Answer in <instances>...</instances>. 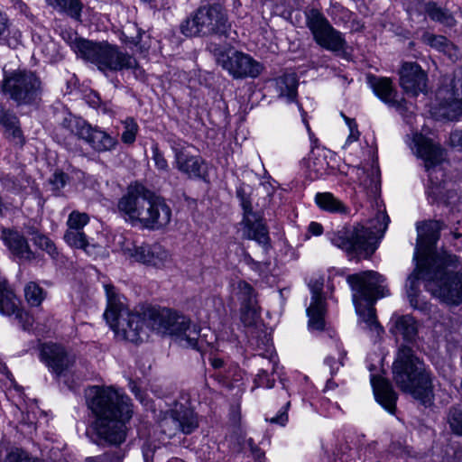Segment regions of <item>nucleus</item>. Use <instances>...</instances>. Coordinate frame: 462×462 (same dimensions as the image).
I'll list each match as a JSON object with an SVG mask.
<instances>
[{
	"label": "nucleus",
	"instance_id": "44",
	"mask_svg": "<svg viewBox=\"0 0 462 462\" xmlns=\"http://www.w3.org/2000/svg\"><path fill=\"white\" fill-rule=\"evenodd\" d=\"M279 396L285 401V403L279 411L278 414L275 417H273L269 420L271 423L279 424L281 426H284L288 421V410L291 406V402L288 400L289 393L288 392L282 388L280 392Z\"/></svg>",
	"mask_w": 462,
	"mask_h": 462
},
{
	"label": "nucleus",
	"instance_id": "16",
	"mask_svg": "<svg viewBox=\"0 0 462 462\" xmlns=\"http://www.w3.org/2000/svg\"><path fill=\"white\" fill-rule=\"evenodd\" d=\"M237 198L240 199L244 210L242 225H244V236L254 240L259 245H267L270 242L267 226L263 223L262 217L253 211L250 199L245 196L243 189H237Z\"/></svg>",
	"mask_w": 462,
	"mask_h": 462
},
{
	"label": "nucleus",
	"instance_id": "36",
	"mask_svg": "<svg viewBox=\"0 0 462 462\" xmlns=\"http://www.w3.org/2000/svg\"><path fill=\"white\" fill-rule=\"evenodd\" d=\"M159 428L161 432L168 439L176 436L180 432L171 409L159 420Z\"/></svg>",
	"mask_w": 462,
	"mask_h": 462
},
{
	"label": "nucleus",
	"instance_id": "9",
	"mask_svg": "<svg viewBox=\"0 0 462 462\" xmlns=\"http://www.w3.org/2000/svg\"><path fill=\"white\" fill-rule=\"evenodd\" d=\"M181 32L188 37L216 35L226 39H235L236 31L232 30L226 10L218 4L199 7L180 24Z\"/></svg>",
	"mask_w": 462,
	"mask_h": 462
},
{
	"label": "nucleus",
	"instance_id": "2",
	"mask_svg": "<svg viewBox=\"0 0 462 462\" xmlns=\"http://www.w3.org/2000/svg\"><path fill=\"white\" fill-rule=\"evenodd\" d=\"M87 404L95 420L91 430L97 444L120 445L126 438V422L132 418L130 398L112 386L94 385L86 393Z\"/></svg>",
	"mask_w": 462,
	"mask_h": 462
},
{
	"label": "nucleus",
	"instance_id": "55",
	"mask_svg": "<svg viewBox=\"0 0 462 462\" xmlns=\"http://www.w3.org/2000/svg\"><path fill=\"white\" fill-rule=\"evenodd\" d=\"M11 23L6 14L0 10V39L5 38L10 33Z\"/></svg>",
	"mask_w": 462,
	"mask_h": 462
},
{
	"label": "nucleus",
	"instance_id": "63",
	"mask_svg": "<svg viewBox=\"0 0 462 462\" xmlns=\"http://www.w3.org/2000/svg\"><path fill=\"white\" fill-rule=\"evenodd\" d=\"M377 217L379 219L383 220L382 226H380L378 228V231L384 232L386 230L387 226H388V224L390 222V218H389L388 215H386L385 212H379L378 215H377Z\"/></svg>",
	"mask_w": 462,
	"mask_h": 462
},
{
	"label": "nucleus",
	"instance_id": "37",
	"mask_svg": "<svg viewBox=\"0 0 462 462\" xmlns=\"http://www.w3.org/2000/svg\"><path fill=\"white\" fill-rule=\"evenodd\" d=\"M63 238L69 246L88 252L89 244L84 231L67 229Z\"/></svg>",
	"mask_w": 462,
	"mask_h": 462
},
{
	"label": "nucleus",
	"instance_id": "24",
	"mask_svg": "<svg viewBox=\"0 0 462 462\" xmlns=\"http://www.w3.org/2000/svg\"><path fill=\"white\" fill-rule=\"evenodd\" d=\"M371 383L376 401L390 413L393 414L396 410L397 394L391 383L380 376L373 375Z\"/></svg>",
	"mask_w": 462,
	"mask_h": 462
},
{
	"label": "nucleus",
	"instance_id": "33",
	"mask_svg": "<svg viewBox=\"0 0 462 462\" xmlns=\"http://www.w3.org/2000/svg\"><path fill=\"white\" fill-rule=\"evenodd\" d=\"M426 14L433 22L439 23L446 26H453L456 23L453 15L446 8L439 6L436 2L429 1Z\"/></svg>",
	"mask_w": 462,
	"mask_h": 462
},
{
	"label": "nucleus",
	"instance_id": "4",
	"mask_svg": "<svg viewBox=\"0 0 462 462\" xmlns=\"http://www.w3.org/2000/svg\"><path fill=\"white\" fill-rule=\"evenodd\" d=\"M393 375L396 385L402 392L411 394L425 407L432 405L433 375L411 347L400 346L393 364Z\"/></svg>",
	"mask_w": 462,
	"mask_h": 462
},
{
	"label": "nucleus",
	"instance_id": "54",
	"mask_svg": "<svg viewBox=\"0 0 462 462\" xmlns=\"http://www.w3.org/2000/svg\"><path fill=\"white\" fill-rule=\"evenodd\" d=\"M255 382L258 386L272 388L274 384V380L269 377V374L266 370H260L256 375Z\"/></svg>",
	"mask_w": 462,
	"mask_h": 462
},
{
	"label": "nucleus",
	"instance_id": "28",
	"mask_svg": "<svg viewBox=\"0 0 462 462\" xmlns=\"http://www.w3.org/2000/svg\"><path fill=\"white\" fill-rule=\"evenodd\" d=\"M0 313L6 316H14V319L28 317L24 310L19 307V300L15 297L9 285L0 289Z\"/></svg>",
	"mask_w": 462,
	"mask_h": 462
},
{
	"label": "nucleus",
	"instance_id": "12",
	"mask_svg": "<svg viewBox=\"0 0 462 462\" xmlns=\"http://www.w3.org/2000/svg\"><path fill=\"white\" fill-rule=\"evenodd\" d=\"M304 17L306 27L319 46L332 52L346 50V42L343 33L331 25L320 10L315 7H307L304 10Z\"/></svg>",
	"mask_w": 462,
	"mask_h": 462
},
{
	"label": "nucleus",
	"instance_id": "60",
	"mask_svg": "<svg viewBox=\"0 0 462 462\" xmlns=\"http://www.w3.org/2000/svg\"><path fill=\"white\" fill-rule=\"evenodd\" d=\"M155 449L152 448L150 445L143 446V455L144 462H150L154 459Z\"/></svg>",
	"mask_w": 462,
	"mask_h": 462
},
{
	"label": "nucleus",
	"instance_id": "26",
	"mask_svg": "<svg viewBox=\"0 0 462 462\" xmlns=\"http://www.w3.org/2000/svg\"><path fill=\"white\" fill-rule=\"evenodd\" d=\"M171 410L180 433L190 434L199 427L197 414L190 408L175 402Z\"/></svg>",
	"mask_w": 462,
	"mask_h": 462
},
{
	"label": "nucleus",
	"instance_id": "47",
	"mask_svg": "<svg viewBox=\"0 0 462 462\" xmlns=\"http://www.w3.org/2000/svg\"><path fill=\"white\" fill-rule=\"evenodd\" d=\"M143 31L137 27L135 23L129 24L123 32L124 41L134 46H137L143 36Z\"/></svg>",
	"mask_w": 462,
	"mask_h": 462
},
{
	"label": "nucleus",
	"instance_id": "20",
	"mask_svg": "<svg viewBox=\"0 0 462 462\" xmlns=\"http://www.w3.org/2000/svg\"><path fill=\"white\" fill-rule=\"evenodd\" d=\"M309 287L312 296L310 305L307 309V316L309 318L308 326L310 330L321 331L325 328L324 316L326 313V302L321 295L323 280H311L309 283Z\"/></svg>",
	"mask_w": 462,
	"mask_h": 462
},
{
	"label": "nucleus",
	"instance_id": "17",
	"mask_svg": "<svg viewBox=\"0 0 462 462\" xmlns=\"http://www.w3.org/2000/svg\"><path fill=\"white\" fill-rule=\"evenodd\" d=\"M217 62L234 79L257 78L263 69V66L249 54L234 51L230 55H222Z\"/></svg>",
	"mask_w": 462,
	"mask_h": 462
},
{
	"label": "nucleus",
	"instance_id": "34",
	"mask_svg": "<svg viewBox=\"0 0 462 462\" xmlns=\"http://www.w3.org/2000/svg\"><path fill=\"white\" fill-rule=\"evenodd\" d=\"M3 458L5 459V462H25L29 459L24 450L2 441L0 443V460Z\"/></svg>",
	"mask_w": 462,
	"mask_h": 462
},
{
	"label": "nucleus",
	"instance_id": "61",
	"mask_svg": "<svg viewBox=\"0 0 462 462\" xmlns=\"http://www.w3.org/2000/svg\"><path fill=\"white\" fill-rule=\"evenodd\" d=\"M309 232L314 236H319L323 232V226L318 222H311L309 226Z\"/></svg>",
	"mask_w": 462,
	"mask_h": 462
},
{
	"label": "nucleus",
	"instance_id": "10",
	"mask_svg": "<svg viewBox=\"0 0 462 462\" xmlns=\"http://www.w3.org/2000/svg\"><path fill=\"white\" fill-rule=\"evenodd\" d=\"M105 291L107 307L104 318L109 327L122 339L133 343L142 341V334L144 333L143 315L137 312H129L113 285L106 284Z\"/></svg>",
	"mask_w": 462,
	"mask_h": 462
},
{
	"label": "nucleus",
	"instance_id": "1",
	"mask_svg": "<svg viewBox=\"0 0 462 462\" xmlns=\"http://www.w3.org/2000/svg\"><path fill=\"white\" fill-rule=\"evenodd\" d=\"M444 223L429 220L417 225L416 268L406 282V293L411 305L418 307L419 280L434 297L450 305L462 302V273L457 255L446 251L435 252Z\"/></svg>",
	"mask_w": 462,
	"mask_h": 462
},
{
	"label": "nucleus",
	"instance_id": "48",
	"mask_svg": "<svg viewBox=\"0 0 462 462\" xmlns=\"http://www.w3.org/2000/svg\"><path fill=\"white\" fill-rule=\"evenodd\" d=\"M69 176L62 171L57 170L52 176L49 179V184L51 186V190L55 193L60 192L68 183Z\"/></svg>",
	"mask_w": 462,
	"mask_h": 462
},
{
	"label": "nucleus",
	"instance_id": "8",
	"mask_svg": "<svg viewBox=\"0 0 462 462\" xmlns=\"http://www.w3.org/2000/svg\"><path fill=\"white\" fill-rule=\"evenodd\" d=\"M43 84L31 69H2L0 94L16 106H36L42 101Z\"/></svg>",
	"mask_w": 462,
	"mask_h": 462
},
{
	"label": "nucleus",
	"instance_id": "6",
	"mask_svg": "<svg viewBox=\"0 0 462 462\" xmlns=\"http://www.w3.org/2000/svg\"><path fill=\"white\" fill-rule=\"evenodd\" d=\"M144 327L159 333H168L181 347L200 350L199 328L189 319L170 309L149 307L143 313Z\"/></svg>",
	"mask_w": 462,
	"mask_h": 462
},
{
	"label": "nucleus",
	"instance_id": "22",
	"mask_svg": "<svg viewBox=\"0 0 462 462\" xmlns=\"http://www.w3.org/2000/svg\"><path fill=\"white\" fill-rule=\"evenodd\" d=\"M412 143V149L415 150L416 155L423 160L426 171L440 164L444 160L443 149L421 134H415Z\"/></svg>",
	"mask_w": 462,
	"mask_h": 462
},
{
	"label": "nucleus",
	"instance_id": "40",
	"mask_svg": "<svg viewBox=\"0 0 462 462\" xmlns=\"http://www.w3.org/2000/svg\"><path fill=\"white\" fill-rule=\"evenodd\" d=\"M27 302L33 307L39 306L44 300V291L37 283L31 282L24 288Z\"/></svg>",
	"mask_w": 462,
	"mask_h": 462
},
{
	"label": "nucleus",
	"instance_id": "38",
	"mask_svg": "<svg viewBox=\"0 0 462 462\" xmlns=\"http://www.w3.org/2000/svg\"><path fill=\"white\" fill-rule=\"evenodd\" d=\"M447 422L452 433L462 437V409L458 405H453L448 409Z\"/></svg>",
	"mask_w": 462,
	"mask_h": 462
},
{
	"label": "nucleus",
	"instance_id": "14",
	"mask_svg": "<svg viewBox=\"0 0 462 462\" xmlns=\"http://www.w3.org/2000/svg\"><path fill=\"white\" fill-rule=\"evenodd\" d=\"M121 251L129 261L155 268H163L171 263L170 253L159 244L138 245L134 242L125 239L122 243Z\"/></svg>",
	"mask_w": 462,
	"mask_h": 462
},
{
	"label": "nucleus",
	"instance_id": "29",
	"mask_svg": "<svg viewBox=\"0 0 462 462\" xmlns=\"http://www.w3.org/2000/svg\"><path fill=\"white\" fill-rule=\"evenodd\" d=\"M390 330L394 336H401L406 341H412L418 333L416 321L410 315L397 317Z\"/></svg>",
	"mask_w": 462,
	"mask_h": 462
},
{
	"label": "nucleus",
	"instance_id": "21",
	"mask_svg": "<svg viewBox=\"0 0 462 462\" xmlns=\"http://www.w3.org/2000/svg\"><path fill=\"white\" fill-rule=\"evenodd\" d=\"M427 74L416 62H404L400 70V85L413 97L427 89Z\"/></svg>",
	"mask_w": 462,
	"mask_h": 462
},
{
	"label": "nucleus",
	"instance_id": "27",
	"mask_svg": "<svg viewBox=\"0 0 462 462\" xmlns=\"http://www.w3.org/2000/svg\"><path fill=\"white\" fill-rule=\"evenodd\" d=\"M298 79L295 73H284L275 79V91L278 97L288 103L294 102L298 94Z\"/></svg>",
	"mask_w": 462,
	"mask_h": 462
},
{
	"label": "nucleus",
	"instance_id": "56",
	"mask_svg": "<svg viewBox=\"0 0 462 462\" xmlns=\"http://www.w3.org/2000/svg\"><path fill=\"white\" fill-rule=\"evenodd\" d=\"M245 446L249 448L252 457L254 460H261L264 457V452L254 444L253 439H248L245 441Z\"/></svg>",
	"mask_w": 462,
	"mask_h": 462
},
{
	"label": "nucleus",
	"instance_id": "42",
	"mask_svg": "<svg viewBox=\"0 0 462 462\" xmlns=\"http://www.w3.org/2000/svg\"><path fill=\"white\" fill-rule=\"evenodd\" d=\"M32 243L41 250L45 251L53 260L58 259L59 252L54 242L44 234L35 236Z\"/></svg>",
	"mask_w": 462,
	"mask_h": 462
},
{
	"label": "nucleus",
	"instance_id": "19",
	"mask_svg": "<svg viewBox=\"0 0 462 462\" xmlns=\"http://www.w3.org/2000/svg\"><path fill=\"white\" fill-rule=\"evenodd\" d=\"M259 310L258 304L241 308V321L246 328L250 344L269 352L272 339L260 319Z\"/></svg>",
	"mask_w": 462,
	"mask_h": 462
},
{
	"label": "nucleus",
	"instance_id": "50",
	"mask_svg": "<svg viewBox=\"0 0 462 462\" xmlns=\"http://www.w3.org/2000/svg\"><path fill=\"white\" fill-rule=\"evenodd\" d=\"M0 124L6 129L14 127L15 124H19V119L15 114L0 105Z\"/></svg>",
	"mask_w": 462,
	"mask_h": 462
},
{
	"label": "nucleus",
	"instance_id": "41",
	"mask_svg": "<svg viewBox=\"0 0 462 462\" xmlns=\"http://www.w3.org/2000/svg\"><path fill=\"white\" fill-rule=\"evenodd\" d=\"M363 177H360V185L367 189L368 192L375 194L380 186L378 170L372 169L371 172L362 171Z\"/></svg>",
	"mask_w": 462,
	"mask_h": 462
},
{
	"label": "nucleus",
	"instance_id": "51",
	"mask_svg": "<svg viewBox=\"0 0 462 462\" xmlns=\"http://www.w3.org/2000/svg\"><path fill=\"white\" fill-rule=\"evenodd\" d=\"M444 188L438 183H432L428 187L426 194L430 204L440 203Z\"/></svg>",
	"mask_w": 462,
	"mask_h": 462
},
{
	"label": "nucleus",
	"instance_id": "59",
	"mask_svg": "<svg viewBox=\"0 0 462 462\" xmlns=\"http://www.w3.org/2000/svg\"><path fill=\"white\" fill-rule=\"evenodd\" d=\"M449 142L452 147L462 151V130H456L450 134Z\"/></svg>",
	"mask_w": 462,
	"mask_h": 462
},
{
	"label": "nucleus",
	"instance_id": "58",
	"mask_svg": "<svg viewBox=\"0 0 462 462\" xmlns=\"http://www.w3.org/2000/svg\"><path fill=\"white\" fill-rule=\"evenodd\" d=\"M441 199L440 203L446 206H452L458 200V195L455 189H448L445 193L443 192Z\"/></svg>",
	"mask_w": 462,
	"mask_h": 462
},
{
	"label": "nucleus",
	"instance_id": "64",
	"mask_svg": "<svg viewBox=\"0 0 462 462\" xmlns=\"http://www.w3.org/2000/svg\"><path fill=\"white\" fill-rule=\"evenodd\" d=\"M125 458V453L121 449H116L110 458V462H119Z\"/></svg>",
	"mask_w": 462,
	"mask_h": 462
},
{
	"label": "nucleus",
	"instance_id": "5",
	"mask_svg": "<svg viewBox=\"0 0 462 462\" xmlns=\"http://www.w3.org/2000/svg\"><path fill=\"white\" fill-rule=\"evenodd\" d=\"M385 278L375 271H365L348 275L347 282L354 291L353 302L363 328L374 339L383 332L375 317L374 302L389 295V290L383 283Z\"/></svg>",
	"mask_w": 462,
	"mask_h": 462
},
{
	"label": "nucleus",
	"instance_id": "45",
	"mask_svg": "<svg viewBox=\"0 0 462 462\" xmlns=\"http://www.w3.org/2000/svg\"><path fill=\"white\" fill-rule=\"evenodd\" d=\"M123 124L125 129L122 133L121 139L123 143L131 144L135 141L138 125L133 117H127Z\"/></svg>",
	"mask_w": 462,
	"mask_h": 462
},
{
	"label": "nucleus",
	"instance_id": "49",
	"mask_svg": "<svg viewBox=\"0 0 462 462\" xmlns=\"http://www.w3.org/2000/svg\"><path fill=\"white\" fill-rule=\"evenodd\" d=\"M151 149L152 153V159L154 162L156 169L160 171L167 172L169 171V164L163 152L159 149L158 144L153 143Z\"/></svg>",
	"mask_w": 462,
	"mask_h": 462
},
{
	"label": "nucleus",
	"instance_id": "53",
	"mask_svg": "<svg viewBox=\"0 0 462 462\" xmlns=\"http://www.w3.org/2000/svg\"><path fill=\"white\" fill-rule=\"evenodd\" d=\"M345 356V352H339L337 358L333 356H328L326 358L325 363L330 367L331 374H335L339 370V367L344 365Z\"/></svg>",
	"mask_w": 462,
	"mask_h": 462
},
{
	"label": "nucleus",
	"instance_id": "62",
	"mask_svg": "<svg viewBox=\"0 0 462 462\" xmlns=\"http://www.w3.org/2000/svg\"><path fill=\"white\" fill-rule=\"evenodd\" d=\"M24 314L28 317V319L24 317L22 319H16L18 322L21 324L22 328L23 329H28L30 327H32L33 323V319L32 316L28 314V312L24 311Z\"/></svg>",
	"mask_w": 462,
	"mask_h": 462
},
{
	"label": "nucleus",
	"instance_id": "52",
	"mask_svg": "<svg viewBox=\"0 0 462 462\" xmlns=\"http://www.w3.org/2000/svg\"><path fill=\"white\" fill-rule=\"evenodd\" d=\"M340 116L344 118L346 124L347 125V126L349 128V132H350V134L347 137L346 143H352V142L356 141L360 134L359 131L357 129V124L356 123V121L354 119L349 118L342 112L340 113Z\"/></svg>",
	"mask_w": 462,
	"mask_h": 462
},
{
	"label": "nucleus",
	"instance_id": "23",
	"mask_svg": "<svg viewBox=\"0 0 462 462\" xmlns=\"http://www.w3.org/2000/svg\"><path fill=\"white\" fill-rule=\"evenodd\" d=\"M41 359L57 375H61L73 364L72 358L61 346L51 343L42 346Z\"/></svg>",
	"mask_w": 462,
	"mask_h": 462
},
{
	"label": "nucleus",
	"instance_id": "11",
	"mask_svg": "<svg viewBox=\"0 0 462 462\" xmlns=\"http://www.w3.org/2000/svg\"><path fill=\"white\" fill-rule=\"evenodd\" d=\"M328 238L334 245L352 257L368 258L376 250L374 232L362 225L343 226L329 233Z\"/></svg>",
	"mask_w": 462,
	"mask_h": 462
},
{
	"label": "nucleus",
	"instance_id": "7",
	"mask_svg": "<svg viewBox=\"0 0 462 462\" xmlns=\"http://www.w3.org/2000/svg\"><path fill=\"white\" fill-rule=\"evenodd\" d=\"M71 48L79 58L96 65L104 73L131 69L137 66L134 56L108 42H95L75 38L71 42Z\"/></svg>",
	"mask_w": 462,
	"mask_h": 462
},
{
	"label": "nucleus",
	"instance_id": "31",
	"mask_svg": "<svg viewBox=\"0 0 462 462\" xmlns=\"http://www.w3.org/2000/svg\"><path fill=\"white\" fill-rule=\"evenodd\" d=\"M317 205L323 210L331 213L347 214L348 208L345 204L337 199L332 193H317L315 197Z\"/></svg>",
	"mask_w": 462,
	"mask_h": 462
},
{
	"label": "nucleus",
	"instance_id": "3",
	"mask_svg": "<svg viewBox=\"0 0 462 462\" xmlns=\"http://www.w3.org/2000/svg\"><path fill=\"white\" fill-rule=\"evenodd\" d=\"M117 209L125 221L148 230L164 228L171 219V208L165 199L141 185L127 189L118 200Z\"/></svg>",
	"mask_w": 462,
	"mask_h": 462
},
{
	"label": "nucleus",
	"instance_id": "18",
	"mask_svg": "<svg viewBox=\"0 0 462 462\" xmlns=\"http://www.w3.org/2000/svg\"><path fill=\"white\" fill-rule=\"evenodd\" d=\"M169 143L174 153V165L176 169L189 178H203L206 173L204 160L199 155L191 154L188 150L186 143L181 140L171 139Z\"/></svg>",
	"mask_w": 462,
	"mask_h": 462
},
{
	"label": "nucleus",
	"instance_id": "35",
	"mask_svg": "<svg viewBox=\"0 0 462 462\" xmlns=\"http://www.w3.org/2000/svg\"><path fill=\"white\" fill-rule=\"evenodd\" d=\"M421 42L433 49L441 52H448L452 44L443 35H437L429 32H424L420 38Z\"/></svg>",
	"mask_w": 462,
	"mask_h": 462
},
{
	"label": "nucleus",
	"instance_id": "39",
	"mask_svg": "<svg viewBox=\"0 0 462 462\" xmlns=\"http://www.w3.org/2000/svg\"><path fill=\"white\" fill-rule=\"evenodd\" d=\"M237 290L238 299L242 302V308L257 305L255 291L248 282L240 281L237 284Z\"/></svg>",
	"mask_w": 462,
	"mask_h": 462
},
{
	"label": "nucleus",
	"instance_id": "32",
	"mask_svg": "<svg viewBox=\"0 0 462 462\" xmlns=\"http://www.w3.org/2000/svg\"><path fill=\"white\" fill-rule=\"evenodd\" d=\"M49 5L65 13L76 21H80L83 5L80 0H46Z\"/></svg>",
	"mask_w": 462,
	"mask_h": 462
},
{
	"label": "nucleus",
	"instance_id": "13",
	"mask_svg": "<svg viewBox=\"0 0 462 462\" xmlns=\"http://www.w3.org/2000/svg\"><path fill=\"white\" fill-rule=\"evenodd\" d=\"M62 125L97 152L112 151L117 144L115 137L97 127H93L79 117H65Z\"/></svg>",
	"mask_w": 462,
	"mask_h": 462
},
{
	"label": "nucleus",
	"instance_id": "46",
	"mask_svg": "<svg viewBox=\"0 0 462 462\" xmlns=\"http://www.w3.org/2000/svg\"><path fill=\"white\" fill-rule=\"evenodd\" d=\"M426 9H428V2L423 0H410L406 10L411 19L420 16L426 19Z\"/></svg>",
	"mask_w": 462,
	"mask_h": 462
},
{
	"label": "nucleus",
	"instance_id": "43",
	"mask_svg": "<svg viewBox=\"0 0 462 462\" xmlns=\"http://www.w3.org/2000/svg\"><path fill=\"white\" fill-rule=\"evenodd\" d=\"M89 222V216L87 213L73 210L67 220V229L83 231L85 226Z\"/></svg>",
	"mask_w": 462,
	"mask_h": 462
},
{
	"label": "nucleus",
	"instance_id": "15",
	"mask_svg": "<svg viewBox=\"0 0 462 462\" xmlns=\"http://www.w3.org/2000/svg\"><path fill=\"white\" fill-rule=\"evenodd\" d=\"M442 115L448 120H457L462 115V71L446 76L437 91Z\"/></svg>",
	"mask_w": 462,
	"mask_h": 462
},
{
	"label": "nucleus",
	"instance_id": "30",
	"mask_svg": "<svg viewBox=\"0 0 462 462\" xmlns=\"http://www.w3.org/2000/svg\"><path fill=\"white\" fill-rule=\"evenodd\" d=\"M371 86L375 95L384 103L389 105H395L396 92L393 87V82L388 78H373Z\"/></svg>",
	"mask_w": 462,
	"mask_h": 462
},
{
	"label": "nucleus",
	"instance_id": "25",
	"mask_svg": "<svg viewBox=\"0 0 462 462\" xmlns=\"http://www.w3.org/2000/svg\"><path fill=\"white\" fill-rule=\"evenodd\" d=\"M4 239L11 253L21 260L31 262L36 259L34 253L25 236L16 230L4 231Z\"/></svg>",
	"mask_w": 462,
	"mask_h": 462
},
{
	"label": "nucleus",
	"instance_id": "57",
	"mask_svg": "<svg viewBox=\"0 0 462 462\" xmlns=\"http://www.w3.org/2000/svg\"><path fill=\"white\" fill-rule=\"evenodd\" d=\"M5 132L7 134L8 138H11L15 143H23V133L19 126V124H15L14 127H9L8 129L5 130Z\"/></svg>",
	"mask_w": 462,
	"mask_h": 462
}]
</instances>
